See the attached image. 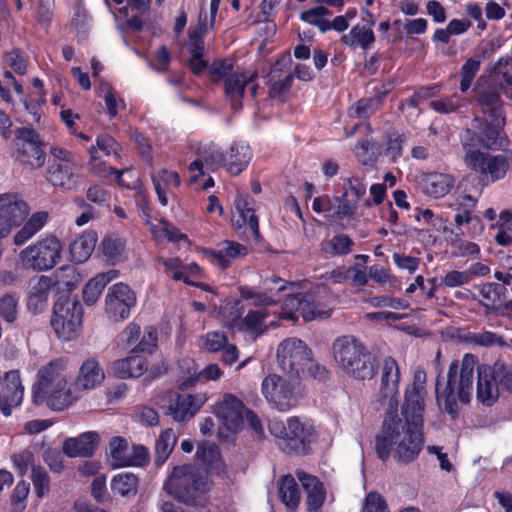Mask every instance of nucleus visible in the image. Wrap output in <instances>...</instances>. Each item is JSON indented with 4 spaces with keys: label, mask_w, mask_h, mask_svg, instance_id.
Listing matches in <instances>:
<instances>
[{
    "label": "nucleus",
    "mask_w": 512,
    "mask_h": 512,
    "mask_svg": "<svg viewBox=\"0 0 512 512\" xmlns=\"http://www.w3.org/2000/svg\"><path fill=\"white\" fill-rule=\"evenodd\" d=\"M104 379V369L94 356L81 362L75 379L71 378L68 359L58 357L38 369L32 386V399L38 406L63 411L80 399L81 391L96 389Z\"/></svg>",
    "instance_id": "1"
},
{
    "label": "nucleus",
    "mask_w": 512,
    "mask_h": 512,
    "mask_svg": "<svg viewBox=\"0 0 512 512\" xmlns=\"http://www.w3.org/2000/svg\"><path fill=\"white\" fill-rule=\"evenodd\" d=\"M264 285V291L241 286L240 299L224 301L217 311L223 326L248 334L253 339L265 333V320L269 316L267 307L278 304L287 287L279 278L266 281Z\"/></svg>",
    "instance_id": "2"
},
{
    "label": "nucleus",
    "mask_w": 512,
    "mask_h": 512,
    "mask_svg": "<svg viewBox=\"0 0 512 512\" xmlns=\"http://www.w3.org/2000/svg\"><path fill=\"white\" fill-rule=\"evenodd\" d=\"M424 445L423 428L404 423L398 412L388 414L376 438V452L385 460L392 453L402 463L414 461Z\"/></svg>",
    "instance_id": "3"
},
{
    "label": "nucleus",
    "mask_w": 512,
    "mask_h": 512,
    "mask_svg": "<svg viewBox=\"0 0 512 512\" xmlns=\"http://www.w3.org/2000/svg\"><path fill=\"white\" fill-rule=\"evenodd\" d=\"M476 366L477 358L467 353L460 361L450 364L445 383L439 380L436 383L437 405L452 419L458 417L461 405L471 400Z\"/></svg>",
    "instance_id": "4"
},
{
    "label": "nucleus",
    "mask_w": 512,
    "mask_h": 512,
    "mask_svg": "<svg viewBox=\"0 0 512 512\" xmlns=\"http://www.w3.org/2000/svg\"><path fill=\"white\" fill-rule=\"evenodd\" d=\"M213 482L207 473L193 465L175 466L163 483V490L176 501L192 507H205Z\"/></svg>",
    "instance_id": "5"
},
{
    "label": "nucleus",
    "mask_w": 512,
    "mask_h": 512,
    "mask_svg": "<svg viewBox=\"0 0 512 512\" xmlns=\"http://www.w3.org/2000/svg\"><path fill=\"white\" fill-rule=\"evenodd\" d=\"M485 142V135H478L468 130L463 140L464 162L467 167L490 178L492 181L502 179L512 168V150L492 156L483 151V148L498 149L503 146L487 147Z\"/></svg>",
    "instance_id": "6"
},
{
    "label": "nucleus",
    "mask_w": 512,
    "mask_h": 512,
    "mask_svg": "<svg viewBox=\"0 0 512 512\" xmlns=\"http://www.w3.org/2000/svg\"><path fill=\"white\" fill-rule=\"evenodd\" d=\"M336 366L356 379H371L375 375V361L365 345L351 335L337 337L331 346Z\"/></svg>",
    "instance_id": "7"
},
{
    "label": "nucleus",
    "mask_w": 512,
    "mask_h": 512,
    "mask_svg": "<svg viewBox=\"0 0 512 512\" xmlns=\"http://www.w3.org/2000/svg\"><path fill=\"white\" fill-rule=\"evenodd\" d=\"M261 394L268 404L282 412L296 407L302 397L300 378L285 373H269L261 382Z\"/></svg>",
    "instance_id": "8"
},
{
    "label": "nucleus",
    "mask_w": 512,
    "mask_h": 512,
    "mask_svg": "<svg viewBox=\"0 0 512 512\" xmlns=\"http://www.w3.org/2000/svg\"><path fill=\"white\" fill-rule=\"evenodd\" d=\"M284 285L287 290L282 293V296L286 297L281 309L282 318L296 320L298 316L295 315L298 312L305 321H313L318 319H326L330 317L332 308L330 306L329 297H323L320 295V290L317 292H311L307 294H294L292 290L293 285Z\"/></svg>",
    "instance_id": "9"
},
{
    "label": "nucleus",
    "mask_w": 512,
    "mask_h": 512,
    "mask_svg": "<svg viewBox=\"0 0 512 512\" xmlns=\"http://www.w3.org/2000/svg\"><path fill=\"white\" fill-rule=\"evenodd\" d=\"M213 413L222 426L231 433L241 431L245 422L256 434L263 433V426L258 416L232 393H224L219 398L213 407Z\"/></svg>",
    "instance_id": "10"
},
{
    "label": "nucleus",
    "mask_w": 512,
    "mask_h": 512,
    "mask_svg": "<svg viewBox=\"0 0 512 512\" xmlns=\"http://www.w3.org/2000/svg\"><path fill=\"white\" fill-rule=\"evenodd\" d=\"M63 245L55 236H46L27 246L20 253L24 268L47 271L54 268L62 258Z\"/></svg>",
    "instance_id": "11"
},
{
    "label": "nucleus",
    "mask_w": 512,
    "mask_h": 512,
    "mask_svg": "<svg viewBox=\"0 0 512 512\" xmlns=\"http://www.w3.org/2000/svg\"><path fill=\"white\" fill-rule=\"evenodd\" d=\"M426 398V373L418 369L414 372L412 382L404 390L401 405V418L404 423L423 428Z\"/></svg>",
    "instance_id": "12"
},
{
    "label": "nucleus",
    "mask_w": 512,
    "mask_h": 512,
    "mask_svg": "<svg viewBox=\"0 0 512 512\" xmlns=\"http://www.w3.org/2000/svg\"><path fill=\"white\" fill-rule=\"evenodd\" d=\"M82 317V306L77 301L59 299L54 304L51 326L59 339L71 341L80 333Z\"/></svg>",
    "instance_id": "13"
},
{
    "label": "nucleus",
    "mask_w": 512,
    "mask_h": 512,
    "mask_svg": "<svg viewBox=\"0 0 512 512\" xmlns=\"http://www.w3.org/2000/svg\"><path fill=\"white\" fill-rule=\"evenodd\" d=\"M479 104L488 119L485 129L478 135L486 136L487 147L505 146L507 141L502 132L505 117L499 95L493 91H484L479 97Z\"/></svg>",
    "instance_id": "14"
},
{
    "label": "nucleus",
    "mask_w": 512,
    "mask_h": 512,
    "mask_svg": "<svg viewBox=\"0 0 512 512\" xmlns=\"http://www.w3.org/2000/svg\"><path fill=\"white\" fill-rule=\"evenodd\" d=\"M312 351L297 338H288L282 341L277 349V359L284 373L300 376L305 372Z\"/></svg>",
    "instance_id": "15"
},
{
    "label": "nucleus",
    "mask_w": 512,
    "mask_h": 512,
    "mask_svg": "<svg viewBox=\"0 0 512 512\" xmlns=\"http://www.w3.org/2000/svg\"><path fill=\"white\" fill-rule=\"evenodd\" d=\"M136 302V294L127 284L116 283L108 289L105 296V314L110 321L122 322L129 318Z\"/></svg>",
    "instance_id": "16"
},
{
    "label": "nucleus",
    "mask_w": 512,
    "mask_h": 512,
    "mask_svg": "<svg viewBox=\"0 0 512 512\" xmlns=\"http://www.w3.org/2000/svg\"><path fill=\"white\" fill-rule=\"evenodd\" d=\"M15 157L24 165L32 169L40 168L45 163V153L41 148L39 135L34 129L19 128L14 140Z\"/></svg>",
    "instance_id": "17"
},
{
    "label": "nucleus",
    "mask_w": 512,
    "mask_h": 512,
    "mask_svg": "<svg viewBox=\"0 0 512 512\" xmlns=\"http://www.w3.org/2000/svg\"><path fill=\"white\" fill-rule=\"evenodd\" d=\"M367 182L362 176H351L343 180L342 194L334 198L337 207L334 214L339 219L353 216L359 206V202L365 197Z\"/></svg>",
    "instance_id": "18"
},
{
    "label": "nucleus",
    "mask_w": 512,
    "mask_h": 512,
    "mask_svg": "<svg viewBox=\"0 0 512 512\" xmlns=\"http://www.w3.org/2000/svg\"><path fill=\"white\" fill-rule=\"evenodd\" d=\"M159 263L164 267L165 273L175 281H183L187 285L201 288L204 291L216 293L214 287L203 283L202 268L196 262L184 264L178 257L160 258Z\"/></svg>",
    "instance_id": "19"
},
{
    "label": "nucleus",
    "mask_w": 512,
    "mask_h": 512,
    "mask_svg": "<svg viewBox=\"0 0 512 512\" xmlns=\"http://www.w3.org/2000/svg\"><path fill=\"white\" fill-rule=\"evenodd\" d=\"M400 367L393 357H385L381 366V384L379 395L384 401L388 414L398 412Z\"/></svg>",
    "instance_id": "20"
},
{
    "label": "nucleus",
    "mask_w": 512,
    "mask_h": 512,
    "mask_svg": "<svg viewBox=\"0 0 512 512\" xmlns=\"http://www.w3.org/2000/svg\"><path fill=\"white\" fill-rule=\"evenodd\" d=\"M110 456L116 467H142L149 461L148 449L141 444L129 446L122 437H114L109 443Z\"/></svg>",
    "instance_id": "21"
},
{
    "label": "nucleus",
    "mask_w": 512,
    "mask_h": 512,
    "mask_svg": "<svg viewBox=\"0 0 512 512\" xmlns=\"http://www.w3.org/2000/svg\"><path fill=\"white\" fill-rule=\"evenodd\" d=\"M29 212L26 202L15 193L0 194V237H6Z\"/></svg>",
    "instance_id": "22"
},
{
    "label": "nucleus",
    "mask_w": 512,
    "mask_h": 512,
    "mask_svg": "<svg viewBox=\"0 0 512 512\" xmlns=\"http://www.w3.org/2000/svg\"><path fill=\"white\" fill-rule=\"evenodd\" d=\"M269 430L275 437L292 442L294 447L311 442L315 435L314 426L301 421L298 417H289L286 425L273 420L269 423Z\"/></svg>",
    "instance_id": "23"
},
{
    "label": "nucleus",
    "mask_w": 512,
    "mask_h": 512,
    "mask_svg": "<svg viewBox=\"0 0 512 512\" xmlns=\"http://www.w3.org/2000/svg\"><path fill=\"white\" fill-rule=\"evenodd\" d=\"M257 78V72L251 70L235 71L234 74L226 78L224 82L225 95L234 109L241 107V100L246 89L252 96H256L258 90Z\"/></svg>",
    "instance_id": "24"
},
{
    "label": "nucleus",
    "mask_w": 512,
    "mask_h": 512,
    "mask_svg": "<svg viewBox=\"0 0 512 512\" xmlns=\"http://www.w3.org/2000/svg\"><path fill=\"white\" fill-rule=\"evenodd\" d=\"M24 397V386L20 374L16 370L6 372L0 382V410L3 415L10 416L12 409L21 405Z\"/></svg>",
    "instance_id": "25"
},
{
    "label": "nucleus",
    "mask_w": 512,
    "mask_h": 512,
    "mask_svg": "<svg viewBox=\"0 0 512 512\" xmlns=\"http://www.w3.org/2000/svg\"><path fill=\"white\" fill-rule=\"evenodd\" d=\"M363 22L356 24L349 33L341 37V42L348 47H360L362 50H368L375 42L373 26L375 25L374 15L366 10H362Z\"/></svg>",
    "instance_id": "26"
},
{
    "label": "nucleus",
    "mask_w": 512,
    "mask_h": 512,
    "mask_svg": "<svg viewBox=\"0 0 512 512\" xmlns=\"http://www.w3.org/2000/svg\"><path fill=\"white\" fill-rule=\"evenodd\" d=\"M81 166L76 162L50 164L47 180L56 187L72 190L81 183Z\"/></svg>",
    "instance_id": "27"
},
{
    "label": "nucleus",
    "mask_w": 512,
    "mask_h": 512,
    "mask_svg": "<svg viewBox=\"0 0 512 512\" xmlns=\"http://www.w3.org/2000/svg\"><path fill=\"white\" fill-rule=\"evenodd\" d=\"M55 281L49 276H36L29 281L26 304L28 310L33 313L43 311L47 304L50 290Z\"/></svg>",
    "instance_id": "28"
},
{
    "label": "nucleus",
    "mask_w": 512,
    "mask_h": 512,
    "mask_svg": "<svg viewBox=\"0 0 512 512\" xmlns=\"http://www.w3.org/2000/svg\"><path fill=\"white\" fill-rule=\"evenodd\" d=\"M207 400L206 393L180 394L174 403L169 405V413L176 421H184L193 417Z\"/></svg>",
    "instance_id": "29"
},
{
    "label": "nucleus",
    "mask_w": 512,
    "mask_h": 512,
    "mask_svg": "<svg viewBox=\"0 0 512 512\" xmlns=\"http://www.w3.org/2000/svg\"><path fill=\"white\" fill-rule=\"evenodd\" d=\"M232 223L237 228L248 227L255 237L259 236L258 219L247 196L237 195L232 210Z\"/></svg>",
    "instance_id": "30"
},
{
    "label": "nucleus",
    "mask_w": 512,
    "mask_h": 512,
    "mask_svg": "<svg viewBox=\"0 0 512 512\" xmlns=\"http://www.w3.org/2000/svg\"><path fill=\"white\" fill-rule=\"evenodd\" d=\"M247 253L248 249L246 246L229 240L220 243L218 250H203V254L212 263L219 265L223 269L229 267L234 260L246 256Z\"/></svg>",
    "instance_id": "31"
},
{
    "label": "nucleus",
    "mask_w": 512,
    "mask_h": 512,
    "mask_svg": "<svg viewBox=\"0 0 512 512\" xmlns=\"http://www.w3.org/2000/svg\"><path fill=\"white\" fill-rule=\"evenodd\" d=\"M291 58L283 57L271 68L267 76L271 96H278L288 90L292 83Z\"/></svg>",
    "instance_id": "32"
},
{
    "label": "nucleus",
    "mask_w": 512,
    "mask_h": 512,
    "mask_svg": "<svg viewBox=\"0 0 512 512\" xmlns=\"http://www.w3.org/2000/svg\"><path fill=\"white\" fill-rule=\"evenodd\" d=\"M477 367L476 397L486 406H491L498 398V385L490 366L481 365Z\"/></svg>",
    "instance_id": "33"
},
{
    "label": "nucleus",
    "mask_w": 512,
    "mask_h": 512,
    "mask_svg": "<svg viewBox=\"0 0 512 512\" xmlns=\"http://www.w3.org/2000/svg\"><path fill=\"white\" fill-rule=\"evenodd\" d=\"M99 442V434L94 431L82 433L78 437L69 438L63 443V451L69 457L90 456Z\"/></svg>",
    "instance_id": "34"
},
{
    "label": "nucleus",
    "mask_w": 512,
    "mask_h": 512,
    "mask_svg": "<svg viewBox=\"0 0 512 512\" xmlns=\"http://www.w3.org/2000/svg\"><path fill=\"white\" fill-rule=\"evenodd\" d=\"M296 476L307 493V506L309 512H317L323 505L326 493L323 484L312 475L304 471H297Z\"/></svg>",
    "instance_id": "35"
},
{
    "label": "nucleus",
    "mask_w": 512,
    "mask_h": 512,
    "mask_svg": "<svg viewBox=\"0 0 512 512\" xmlns=\"http://www.w3.org/2000/svg\"><path fill=\"white\" fill-rule=\"evenodd\" d=\"M225 157L227 171L232 175H238L248 166L252 153L248 144L234 142L229 147Z\"/></svg>",
    "instance_id": "36"
},
{
    "label": "nucleus",
    "mask_w": 512,
    "mask_h": 512,
    "mask_svg": "<svg viewBox=\"0 0 512 512\" xmlns=\"http://www.w3.org/2000/svg\"><path fill=\"white\" fill-rule=\"evenodd\" d=\"M421 184L426 194L440 198L451 191L454 187L455 180L449 174L429 173L423 176Z\"/></svg>",
    "instance_id": "37"
},
{
    "label": "nucleus",
    "mask_w": 512,
    "mask_h": 512,
    "mask_svg": "<svg viewBox=\"0 0 512 512\" xmlns=\"http://www.w3.org/2000/svg\"><path fill=\"white\" fill-rule=\"evenodd\" d=\"M221 165L226 166V157L215 147H210L204 154V160L197 159L190 163V182H196L198 177L204 174V169L214 170Z\"/></svg>",
    "instance_id": "38"
},
{
    "label": "nucleus",
    "mask_w": 512,
    "mask_h": 512,
    "mask_svg": "<svg viewBox=\"0 0 512 512\" xmlns=\"http://www.w3.org/2000/svg\"><path fill=\"white\" fill-rule=\"evenodd\" d=\"M118 277L117 270H109L99 273L90 279L83 288V301L88 306H93L99 299L105 286Z\"/></svg>",
    "instance_id": "39"
},
{
    "label": "nucleus",
    "mask_w": 512,
    "mask_h": 512,
    "mask_svg": "<svg viewBox=\"0 0 512 512\" xmlns=\"http://www.w3.org/2000/svg\"><path fill=\"white\" fill-rule=\"evenodd\" d=\"M87 152L89 154V170L94 176L102 179H108L114 175L118 185L125 188H136V185L131 186L122 179L123 171L109 167L100 160L95 146H90Z\"/></svg>",
    "instance_id": "40"
},
{
    "label": "nucleus",
    "mask_w": 512,
    "mask_h": 512,
    "mask_svg": "<svg viewBox=\"0 0 512 512\" xmlns=\"http://www.w3.org/2000/svg\"><path fill=\"white\" fill-rule=\"evenodd\" d=\"M152 181L158 200L163 206L168 205L167 194L174 188L179 187L181 180L177 172L162 169L152 175Z\"/></svg>",
    "instance_id": "41"
},
{
    "label": "nucleus",
    "mask_w": 512,
    "mask_h": 512,
    "mask_svg": "<svg viewBox=\"0 0 512 512\" xmlns=\"http://www.w3.org/2000/svg\"><path fill=\"white\" fill-rule=\"evenodd\" d=\"M147 368L146 358L138 355L119 359L112 366L114 373L120 378L140 377L147 371Z\"/></svg>",
    "instance_id": "42"
},
{
    "label": "nucleus",
    "mask_w": 512,
    "mask_h": 512,
    "mask_svg": "<svg viewBox=\"0 0 512 512\" xmlns=\"http://www.w3.org/2000/svg\"><path fill=\"white\" fill-rule=\"evenodd\" d=\"M97 243V234L94 231H85L70 245L71 258L76 263L87 261L93 253Z\"/></svg>",
    "instance_id": "43"
},
{
    "label": "nucleus",
    "mask_w": 512,
    "mask_h": 512,
    "mask_svg": "<svg viewBox=\"0 0 512 512\" xmlns=\"http://www.w3.org/2000/svg\"><path fill=\"white\" fill-rule=\"evenodd\" d=\"M47 218L48 214L46 212L40 211L32 214L25 225L14 235V244L21 246L31 239L44 227Z\"/></svg>",
    "instance_id": "44"
},
{
    "label": "nucleus",
    "mask_w": 512,
    "mask_h": 512,
    "mask_svg": "<svg viewBox=\"0 0 512 512\" xmlns=\"http://www.w3.org/2000/svg\"><path fill=\"white\" fill-rule=\"evenodd\" d=\"M177 434L172 428H167L161 432L155 444V463L162 465L171 454L177 442Z\"/></svg>",
    "instance_id": "45"
},
{
    "label": "nucleus",
    "mask_w": 512,
    "mask_h": 512,
    "mask_svg": "<svg viewBox=\"0 0 512 512\" xmlns=\"http://www.w3.org/2000/svg\"><path fill=\"white\" fill-rule=\"evenodd\" d=\"M125 246L126 242L123 238L108 235L102 240L100 248L105 259L115 264L124 259Z\"/></svg>",
    "instance_id": "46"
},
{
    "label": "nucleus",
    "mask_w": 512,
    "mask_h": 512,
    "mask_svg": "<svg viewBox=\"0 0 512 512\" xmlns=\"http://www.w3.org/2000/svg\"><path fill=\"white\" fill-rule=\"evenodd\" d=\"M282 502L289 512H295L300 503V491L295 479L291 475L282 478L279 487Z\"/></svg>",
    "instance_id": "47"
},
{
    "label": "nucleus",
    "mask_w": 512,
    "mask_h": 512,
    "mask_svg": "<svg viewBox=\"0 0 512 512\" xmlns=\"http://www.w3.org/2000/svg\"><path fill=\"white\" fill-rule=\"evenodd\" d=\"M138 478L135 474L123 472L115 475L111 481V490L122 497L135 495L137 492Z\"/></svg>",
    "instance_id": "48"
},
{
    "label": "nucleus",
    "mask_w": 512,
    "mask_h": 512,
    "mask_svg": "<svg viewBox=\"0 0 512 512\" xmlns=\"http://www.w3.org/2000/svg\"><path fill=\"white\" fill-rule=\"evenodd\" d=\"M197 459L205 464L212 471H220L222 469V461L220 452L215 444L201 443L198 445L196 452Z\"/></svg>",
    "instance_id": "49"
},
{
    "label": "nucleus",
    "mask_w": 512,
    "mask_h": 512,
    "mask_svg": "<svg viewBox=\"0 0 512 512\" xmlns=\"http://www.w3.org/2000/svg\"><path fill=\"white\" fill-rule=\"evenodd\" d=\"M100 96L103 98L105 102L110 118L116 117L118 112L125 108V102L123 98L109 83L101 84Z\"/></svg>",
    "instance_id": "50"
},
{
    "label": "nucleus",
    "mask_w": 512,
    "mask_h": 512,
    "mask_svg": "<svg viewBox=\"0 0 512 512\" xmlns=\"http://www.w3.org/2000/svg\"><path fill=\"white\" fill-rule=\"evenodd\" d=\"M329 15H331V12L327 8L319 6L302 12L300 18L304 22L316 26L321 32L324 33L328 31L329 20H327L325 17Z\"/></svg>",
    "instance_id": "51"
},
{
    "label": "nucleus",
    "mask_w": 512,
    "mask_h": 512,
    "mask_svg": "<svg viewBox=\"0 0 512 512\" xmlns=\"http://www.w3.org/2000/svg\"><path fill=\"white\" fill-rule=\"evenodd\" d=\"M19 297L15 293H7L0 298V316L7 323H13L18 317Z\"/></svg>",
    "instance_id": "52"
},
{
    "label": "nucleus",
    "mask_w": 512,
    "mask_h": 512,
    "mask_svg": "<svg viewBox=\"0 0 512 512\" xmlns=\"http://www.w3.org/2000/svg\"><path fill=\"white\" fill-rule=\"evenodd\" d=\"M504 290V285L497 283H486L481 285L479 292L482 304L486 307H495L501 301Z\"/></svg>",
    "instance_id": "53"
},
{
    "label": "nucleus",
    "mask_w": 512,
    "mask_h": 512,
    "mask_svg": "<svg viewBox=\"0 0 512 512\" xmlns=\"http://www.w3.org/2000/svg\"><path fill=\"white\" fill-rule=\"evenodd\" d=\"M481 66V60L479 58H469L461 67V82H460V91L466 92L472 84L474 77L479 71Z\"/></svg>",
    "instance_id": "54"
},
{
    "label": "nucleus",
    "mask_w": 512,
    "mask_h": 512,
    "mask_svg": "<svg viewBox=\"0 0 512 512\" xmlns=\"http://www.w3.org/2000/svg\"><path fill=\"white\" fill-rule=\"evenodd\" d=\"M352 244V240L347 235L339 234L331 240L322 243V249L326 253L344 255L351 251Z\"/></svg>",
    "instance_id": "55"
},
{
    "label": "nucleus",
    "mask_w": 512,
    "mask_h": 512,
    "mask_svg": "<svg viewBox=\"0 0 512 512\" xmlns=\"http://www.w3.org/2000/svg\"><path fill=\"white\" fill-rule=\"evenodd\" d=\"M158 334L156 328L147 327L143 334L141 333L137 345L132 348V352H142L152 354L157 348Z\"/></svg>",
    "instance_id": "56"
},
{
    "label": "nucleus",
    "mask_w": 512,
    "mask_h": 512,
    "mask_svg": "<svg viewBox=\"0 0 512 512\" xmlns=\"http://www.w3.org/2000/svg\"><path fill=\"white\" fill-rule=\"evenodd\" d=\"M499 231L495 236V240L499 245H512V214L508 211L500 214Z\"/></svg>",
    "instance_id": "57"
},
{
    "label": "nucleus",
    "mask_w": 512,
    "mask_h": 512,
    "mask_svg": "<svg viewBox=\"0 0 512 512\" xmlns=\"http://www.w3.org/2000/svg\"><path fill=\"white\" fill-rule=\"evenodd\" d=\"M189 50L191 53L190 68L195 74H199L207 67V63L202 57L204 51L203 41H189Z\"/></svg>",
    "instance_id": "58"
},
{
    "label": "nucleus",
    "mask_w": 512,
    "mask_h": 512,
    "mask_svg": "<svg viewBox=\"0 0 512 512\" xmlns=\"http://www.w3.org/2000/svg\"><path fill=\"white\" fill-rule=\"evenodd\" d=\"M474 272L471 270L457 271L452 270L447 272L442 278V283L449 287L455 288L468 284L473 278Z\"/></svg>",
    "instance_id": "59"
},
{
    "label": "nucleus",
    "mask_w": 512,
    "mask_h": 512,
    "mask_svg": "<svg viewBox=\"0 0 512 512\" xmlns=\"http://www.w3.org/2000/svg\"><path fill=\"white\" fill-rule=\"evenodd\" d=\"M228 343V338L225 333L220 331L208 332L204 336V348L211 352L216 353L221 351L224 346Z\"/></svg>",
    "instance_id": "60"
},
{
    "label": "nucleus",
    "mask_w": 512,
    "mask_h": 512,
    "mask_svg": "<svg viewBox=\"0 0 512 512\" xmlns=\"http://www.w3.org/2000/svg\"><path fill=\"white\" fill-rule=\"evenodd\" d=\"M32 482L38 497L42 498L49 491V477L42 467H33Z\"/></svg>",
    "instance_id": "61"
},
{
    "label": "nucleus",
    "mask_w": 512,
    "mask_h": 512,
    "mask_svg": "<svg viewBox=\"0 0 512 512\" xmlns=\"http://www.w3.org/2000/svg\"><path fill=\"white\" fill-rule=\"evenodd\" d=\"M94 146L97 149V153L102 151L106 156L119 155L120 152V145L113 137L107 134L98 135Z\"/></svg>",
    "instance_id": "62"
},
{
    "label": "nucleus",
    "mask_w": 512,
    "mask_h": 512,
    "mask_svg": "<svg viewBox=\"0 0 512 512\" xmlns=\"http://www.w3.org/2000/svg\"><path fill=\"white\" fill-rule=\"evenodd\" d=\"M433 109L439 113H452L462 106V100L458 94L445 97L431 103Z\"/></svg>",
    "instance_id": "63"
},
{
    "label": "nucleus",
    "mask_w": 512,
    "mask_h": 512,
    "mask_svg": "<svg viewBox=\"0 0 512 512\" xmlns=\"http://www.w3.org/2000/svg\"><path fill=\"white\" fill-rule=\"evenodd\" d=\"M12 461L20 475H25L29 467H34V454L30 449H25L12 456Z\"/></svg>",
    "instance_id": "64"
}]
</instances>
